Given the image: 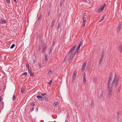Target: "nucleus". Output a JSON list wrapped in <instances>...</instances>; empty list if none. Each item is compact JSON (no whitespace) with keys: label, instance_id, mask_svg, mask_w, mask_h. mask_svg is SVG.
Returning <instances> with one entry per match:
<instances>
[{"label":"nucleus","instance_id":"nucleus-1","mask_svg":"<svg viewBox=\"0 0 122 122\" xmlns=\"http://www.w3.org/2000/svg\"><path fill=\"white\" fill-rule=\"evenodd\" d=\"M115 78L116 76H115L111 84V86L112 88L113 86L116 87L117 86L119 82L118 78H117L115 80Z\"/></svg>","mask_w":122,"mask_h":122},{"label":"nucleus","instance_id":"nucleus-2","mask_svg":"<svg viewBox=\"0 0 122 122\" xmlns=\"http://www.w3.org/2000/svg\"><path fill=\"white\" fill-rule=\"evenodd\" d=\"M106 4L104 3L103 6L102 7H100L97 8V11L99 13H101L104 10V8L106 7Z\"/></svg>","mask_w":122,"mask_h":122},{"label":"nucleus","instance_id":"nucleus-3","mask_svg":"<svg viewBox=\"0 0 122 122\" xmlns=\"http://www.w3.org/2000/svg\"><path fill=\"white\" fill-rule=\"evenodd\" d=\"M83 41H82L80 43L78 46H77V48L76 49V50L75 51V52L74 53H75V54L76 53H78L79 51V49H80L81 47V46L82 45V44Z\"/></svg>","mask_w":122,"mask_h":122},{"label":"nucleus","instance_id":"nucleus-4","mask_svg":"<svg viewBox=\"0 0 122 122\" xmlns=\"http://www.w3.org/2000/svg\"><path fill=\"white\" fill-rule=\"evenodd\" d=\"M108 89L109 91L108 94V97L110 98L112 96V88H107Z\"/></svg>","mask_w":122,"mask_h":122},{"label":"nucleus","instance_id":"nucleus-5","mask_svg":"<svg viewBox=\"0 0 122 122\" xmlns=\"http://www.w3.org/2000/svg\"><path fill=\"white\" fill-rule=\"evenodd\" d=\"M122 24L121 23L119 24L117 29V32H118L122 29Z\"/></svg>","mask_w":122,"mask_h":122},{"label":"nucleus","instance_id":"nucleus-6","mask_svg":"<svg viewBox=\"0 0 122 122\" xmlns=\"http://www.w3.org/2000/svg\"><path fill=\"white\" fill-rule=\"evenodd\" d=\"M76 46L75 45L74 46L71 48L70 51L69 52V54H70L72 53L74 51V50Z\"/></svg>","mask_w":122,"mask_h":122},{"label":"nucleus","instance_id":"nucleus-7","mask_svg":"<svg viewBox=\"0 0 122 122\" xmlns=\"http://www.w3.org/2000/svg\"><path fill=\"white\" fill-rule=\"evenodd\" d=\"M75 53H74L72 54L70 56L69 60V61H71L72 60L73 57L75 55Z\"/></svg>","mask_w":122,"mask_h":122},{"label":"nucleus","instance_id":"nucleus-8","mask_svg":"<svg viewBox=\"0 0 122 122\" xmlns=\"http://www.w3.org/2000/svg\"><path fill=\"white\" fill-rule=\"evenodd\" d=\"M6 23L5 20L3 19H1L0 20V24H5Z\"/></svg>","mask_w":122,"mask_h":122},{"label":"nucleus","instance_id":"nucleus-9","mask_svg":"<svg viewBox=\"0 0 122 122\" xmlns=\"http://www.w3.org/2000/svg\"><path fill=\"white\" fill-rule=\"evenodd\" d=\"M37 97L39 100H43V97H42L41 96L39 95H37Z\"/></svg>","mask_w":122,"mask_h":122},{"label":"nucleus","instance_id":"nucleus-10","mask_svg":"<svg viewBox=\"0 0 122 122\" xmlns=\"http://www.w3.org/2000/svg\"><path fill=\"white\" fill-rule=\"evenodd\" d=\"M76 71H75L74 73L73 74V77H72V79L73 80H74L76 78Z\"/></svg>","mask_w":122,"mask_h":122},{"label":"nucleus","instance_id":"nucleus-11","mask_svg":"<svg viewBox=\"0 0 122 122\" xmlns=\"http://www.w3.org/2000/svg\"><path fill=\"white\" fill-rule=\"evenodd\" d=\"M86 65V62H85L84 63V64H83V65H82V68L81 69V70H82L83 71L84 70L85 68V67Z\"/></svg>","mask_w":122,"mask_h":122},{"label":"nucleus","instance_id":"nucleus-12","mask_svg":"<svg viewBox=\"0 0 122 122\" xmlns=\"http://www.w3.org/2000/svg\"><path fill=\"white\" fill-rule=\"evenodd\" d=\"M86 74L84 73L83 74V81L85 83L86 82Z\"/></svg>","mask_w":122,"mask_h":122},{"label":"nucleus","instance_id":"nucleus-13","mask_svg":"<svg viewBox=\"0 0 122 122\" xmlns=\"http://www.w3.org/2000/svg\"><path fill=\"white\" fill-rule=\"evenodd\" d=\"M111 81V80H108V82H107V88H111L110 86V82Z\"/></svg>","mask_w":122,"mask_h":122},{"label":"nucleus","instance_id":"nucleus-14","mask_svg":"<svg viewBox=\"0 0 122 122\" xmlns=\"http://www.w3.org/2000/svg\"><path fill=\"white\" fill-rule=\"evenodd\" d=\"M103 94V91L102 90L99 96L100 98H101L102 97Z\"/></svg>","mask_w":122,"mask_h":122},{"label":"nucleus","instance_id":"nucleus-15","mask_svg":"<svg viewBox=\"0 0 122 122\" xmlns=\"http://www.w3.org/2000/svg\"><path fill=\"white\" fill-rule=\"evenodd\" d=\"M104 51H103L102 53L101 56V59H102L103 58L104 55Z\"/></svg>","mask_w":122,"mask_h":122},{"label":"nucleus","instance_id":"nucleus-16","mask_svg":"<svg viewBox=\"0 0 122 122\" xmlns=\"http://www.w3.org/2000/svg\"><path fill=\"white\" fill-rule=\"evenodd\" d=\"M119 115L120 113L119 112H117V120L118 121H119Z\"/></svg>","mask_w":122,"mask_h":122},{"label":"nucleus","instance_id":"nucleus-17","mask_svg":"<svg viewBox=\"0 0 122 122\" xmlns=\"http://www.w3.org/2000/svg\"><path fill=\"white\" fill-rule=\"evenodd\" d=\"M45 61H48V59L47 57V55L45 54Z\"/></svg>","mask_w":122,"mask_h":122},{"label":"nucleus","instance_id":"nucleus-18","mask_svg":"<svg viewBox=\"0 0 122 122\" xmlns=\"http://www.w3.org/2000/svg\"><path fill=\"white\" fill-rule=\"evenodd\" d=\"M45 44V43L44 41H41V46L42 45V46H44Z\"/></svg>","mask_w":122,"mask_h":122},{"label":"nucleus","instance_id":"nucleus-19","mask_svg":"<svg viewBox=\"0 0 122 122\" xmlns=\"http://www.w3.org/2000/svg\"><path fill=\"white\" fill-rule=\"evenodd\" d=\"M43 99L44 100H45L47 101H48V99L47 97L46 96H44L43 97Z\"/></svg>","mask_w":122,"mask_h":122},{"label":"nucleus","instance_id":"nucleus-20","mask_svg":"<svg viewBox=\"0 0 122 122\" xmlns=\"http://www.w3.org/2000/svg\"><path fill=\"white\" fill-rule=\"evenodd\" d=\"M83 22H85L86 20V17L84 16L83 17Z\"/></svg>","mask_w":122,"mask_h":122},{"label":"nucleus","instance_id":"nucleus-21","mask_svg":"<svg viewBox=\"0 0 122 122\" xmlns=\"http://www.w3.org/2000/svg\"><path fill=\"white\" fill-rule=\"evenodd\" d=\"M21 92L22 93H24V90L23 88L22 87L21 88Z\"/></svg>","mask_w":122,"mask_h":122},{"label":"nucleus","instance_id":"nucleus-22","mask_svg":"<svg viewBox=\"0 0 122 122\" xmlns=\"http://www.w3.org/2000/svg\"><path fill=\"white\" fill-rule=\"evenodd\" d=\"M22 75L25 76H26L27 75V72H25L23 73L22 74Z\"/></svg>","mask_w":122,"mask_h":122},{"label":"nucleus","instance_id":"nucleus-23","mask_svg":"<svg viewBox=\"0 0 122 122\" xmlns=\"http://www.w3.org/2000/svg\"><path fill=\"white\" fill-rule=\"evenodd\" d=\"M52 51L51 48V47L49 49V54L50 55Z\"/></svg>","mask_w":122,"mask_h":122},{"label":"nucleus","instance_id":"nucleus-24","mask_svg":"<svg viewBox=\"0 0 122 122\" xmlns=\"http://www.w3.org/2000/svg\"><path fill=\"white\" fill-rule=\"evenodd\" d=\"M15 45L14 44H13L10 47V48L12 49L15 46Z\"/></svg>","mask_w":122,"mask_h":122},{"label":"nucleus","instance_id":"nucleus-25","mask_svg":"<svg viewBox=\"0 0 122 122\" xmlns=\"http://www.w3.org/2000/svg\"><path fill=\"white\" fill-rule=\"evenodd\" d=\"M52 82V79L48 83V84L50 85H51Z\"/></svg>","mask_w":122,"mask_h":122},{"label":"nucleus","instance_id":"nucleus-26","mask_svg":"<svg viewBox=\"0 0 122 122\" xmlns=\"http://www.w3.org/2000/svg\"><path fill=\"white\" fill-rule=\"evenodd\" d=\"M59 103L58 102H56L54 103V105H55V106L57 105H58Z\"/></svg>","mask_w":122,"mask_h":122},{"label":"nucleus","instance_id":"nucleus-27","mask_svg":"<svg viewBox=\"0 0 122 122\" xmlns=\"http://www.w3.org/2000/svg\"><path fill=\"white\" fill-rule=\"evenodd\" d=\"M46 46H45L43 48L42 52L43 53V52L44 51L46 50Z\"/></svg>","mask_w":122,"mask_h":122},{"label":"nucleus","instance_id":"nucleus-28","mask_svg":"<svg viewBox=\"0 0 122 122\" xmlns=\"http://www.w3.org/2000/svg\"><path fill=\"white\" fill-rule=\"evenodd\" d=\"M96 78L95 77L94 78L93 80V83H94L95 84L96 83Z\"/></svg>","mask_w":122,"mask_h":122},{"label":"nucleus","instance_id":"nucleus-29","mask_svg":"<svg viewBox=\"0 0 122 122\" xmlns=\"http://www.w3.org/2000/svg\"><path fill=\"white\" fill-rule=\"evenodd\" d=\"M30 76L33 77L34 76V73H32V72L30 73Z\"/></svg>","mask_w":122,"mask_h":122},{"label":"nucleus","instance_id":"nucleus-30","mask_svg":"<svg viewBox=\"0 0 122 122\" xmlns=\"http://www.w3.org/2000/svg\"><path fill=\"white\" fill-rule=\"evenodd\" d=\"M102 59H101L99 61V65L100 64H101L102 63Z\"/></svg>","mask_w":122,"mask_h":122},{"label":"nucleus","instance_id":"nucleus-31","mask_svg":"<svg viewBox=\"0 0 122 122\" xmlns=\"http://www.w3.org/2000/svg\"><path fill=\"white\" fill-rule=\"evenodd\" d=\"M39 64V68L41 69V64L40 63H38Z\"/></svg>","mask_w":122,"mask_h":122},{"label":"nucleus","instance_id":"nucleus-32","mask_svg":"<svg viewBox=\"0 0 122 122\" xmlns=\"http://www.w3.org/2000/svg\"><path fill=\"white\" fill-rule=\"evenodd\" d=\"M42 17V15H39V17L38 18V20H40Z\"/></svg>","mask_w":122,"mask_h":122},{"label":"nucleus","instance_id":"nucleus-33","mask_svg":"<svg viewBox=\"0 0 122 122\" xmlns=\"http://www.w3.org/2000/svg\"><path fill=\"white\" fill-rule=\"evenodd\" d=\"M29 64L28 63H27L26 64V67L27 68H28V69H29Z\"/></svg>","mask_w":122,"mask_h":122},{"label":"nucleus","instance_id":"nucleus-34","mask_svg":"<svg viewBox=\"0 0 122 122\" xmlns=\"http://www.w3.org/2000/svg\"><path fill=\"white\" fill-rule=\"evenodd\" d=\"M30 105H31L32 106H34L35 105V104L34 103V102H33L32 103H30Z\"/></svg>","mask_w":122,"mask_h":122},{"label":"nucleus","instance_id":"nucleus-35","mask_svg":"<svg viewBox=\"0 0 122 122\" xmlns=\"http://www.w3.org/2000/svg\"><path fill=\"white\" fill-rule=\"evenodd\" d=\"M63 2H62H62H60V7H62V5L63 4Z\"/></svg>","mask_w":122,"mask_h":122},{"label":"nucleus","instance_id":"nucleus-36","mask_svg":"<svg viewBox=\"0 0 122 122\" xmlns=\"http://www.w3.org/2000/svg\"><path fill=\"white\" fill-rule=\"evenodd\" d=\"M93 101H92V102L91 104V107H92L93 106Z\"/></svg>","mask_w":122,"mask_h":122},{"label":"nucleus","instance_id":"nucleus-37","mask_svg":"<svg viewBox=\"0 0 122 122\" xmlns=\"http://www.w3.org/2000/svg\"><path fill=\"white\" fill-rule=\"evenodd\" d=\"M28 72L29 73L32 72L31 70L30 69H28Z\"/></svg>","mask_w":122,"mask_h":122},{"label":"nucleus","instance_id":"nucleus-38","mask_svg":"<svg viewBox=\"0 0 122 122\" xmlns=\"http://www.w3.org/2000/svg\"><path fill=\"white\" fill-rule=\"evenodd\" d=\"M60 24L59 23L58 24V26H57V29H59V28L60 26Z\"/></svg>","mask_w":122,"mask_h":122},{"label":"nucleus","instance_id":"nucleus-39","mask_svg":"<svg viewBox=\"0 0 122 122\" xmlns=\"http://www.w3.org/2000/svg\"><path fill=\"white\" fill-rule=\"evenodd\" d=\"M15 95H13V97L12 98V100L13 101H14L15 100Z\"/></svg>","mask_w":122,"mask_h":122},{"label":"nucleus","instance_id":"nucleus-40","mask_svg":"<svg viewBox=\"0 0 122 122\" xmlns=\"http://www.w3.org/2000/svg\"><path fill=\"white\" fill-rule=\"evenodd\" d=\"M7 3H10V0H6Z\"/></svg>","mask_w":122,"mask_h":122},{"label":"nucleus","instance_id":"nucleus-41","mask_svg":"<svg viewBox=\"0 0 122 122\" xmlns=\"http://www.w3.org/2000/svg\"><path fill=\"white\" fill-rule=\"evenodd\" d=\"M121 89V86L120 87H119L118 88V92L119 93L120 91V90Z\"/></svg>","mask_w":122,"mask_h":122},{"label":"nucleus","instance_id":"nucleus-42","mask_svg":"<svg viewBox=\"0 0 122 122\" xmlns=\"http://www.w3.org/2000/svg\"><path fill=\"white\" fill-rule=\"evenodd\" d=\"M52 71H51L50 70V71H48V75H50L51 74V72Z\"/></svg>","mask_w":122,"mask_h":122},{"label":"nucleus","instance_id":"nucleus-43","mask_svg":"<svg viewBox=\"0 0 122 122\" xmlns=\"http://www.w3.org/2000/svg\"><path fill=\"white\" fill-rule=\"evenodd\" d=\"M53 20H52V27H53Z\"/></svg>","mask_w":122,"mask_h":122},{"label":"nucleus","instance_id":"nucleus-44","mask_svg":"<svg viewBox=\"0 0 122 122\" xmlns=\"http://www.w3.org/2000/svg\"><path fill=\"white\" fill-rule=\"evenodd\" d=\"M33 62L35 64L36 62V61L35 60H33Z\"/></svg>","mask_w":122,"mask_h":122},{"label":"nucleus","instance_id":"nucleus-45","mask_svg":"<svg viewBox=\"0 0 122 122\" xmlns=\"http://www.w3.org/2000/svg\"><path fill=\"white\" fill-rule=\"evenodd\" d=\"M46 93H45L44 94H43V93L41 94V95L42 96H45V95H46Z\"/></svg>","mask_w":122,"mask_h":122},{"label":"nucleus","instance_id":"nucleus-46","mask_svg":"<svg viewBox=\"0 0 122 122\" xmlns=\"http://www.w3.org/2000/svg\"><path fill=\"white\" fill-rule=\"evenodd\" d=\"M89 69V66H87L86 68V70H88Z\"/></svg>","mask_w":122,"mask_h":122},{"label":"nucleus","instance_id":"nucleus-47","mask_svg":"<svg viewBox=\"0 0 122 122\" xmlns=\"http://www.w3.org/2000/svg\"><path fill=\"white\" fill-rule=\"evenodd\" d=\"M35 110L36 112H37L38 110V109L37 108H35Z\"/></svg>","mask_w":122,"mask_h":122},{"label":"nucleus","instance_id":"nucleus-48","mask_svg":"<svg viewBox=\"0 0 122 122\" xmlns=\"http://www.w3.org/2000/svg\"><path fill=\"white\" fill-rule=\"evenodd\" d=\"M112 77L111 76H110L109 77V80H112Z\"/></svg>","mask_w":122,"mask_h":122},{"label":"nucleus","instance_id":"nucleus-49","mask_svg":"<svg viewBox=\"0 0 122 122\" xmlns=\"http://www.w3.org/2000/svg\"><path fill=\"white\" fill-rule=\"evenodd\" d=\"M0 102L3 105L4 104V102H3V101H1Z\"/></svg>","mask_w":122,"mask_h":122},{"label":"nucleus","instance_id":"nucleus-50","mask_svg":"<svg viewBox=\"0 0 122 122\" xmlns=\"http://www.w3.org/2000/svg\"><path fill=\"white\" fill-rule=\"evenodd\" d=\"M34 107H33L31 109V110L32 111H33L34 110Z\"/></svg>","mask_w":122,"mask_h":122},{"label":"nucleus","instance_id":"nucleus-51","mask_svg":"<svg viewBox=\"0 0 122 122\" xmlns=\"http://www.w3.org/2000/svg\"><path fill=\"white\" fill-rule=\"evenodd\" d=\"M51 4H49L48 5V6L49 7V8H50L51 6Z\"/></svg>","mask_w":122,"mask_h":122},{"label":"nucleus","instance_id":"nucleus-52","mask_svg":"<svg viewBox=\"0 0 122 122\" xmlns=\"http://www.w3.org/2000/svg\"><path fill=\"white\" fill-rule=\"evenodd\" d=\"M83 26L84 27L85 25V22H83Z\"/></svg>","mask_w":122,"mask_h":122},{"label":"nucleus","instance_id":"nucleus-53","mask_svg":"<svg viewBox=\"0 0 122 122\" xmlns=\"http://www.w3.org/2000/svg\"><path fill=\"white\" fill-rule=\"evenodd\" d=\"M112 76H113V74H112V73H111V75H110V76H111V77H112Z\"/></svg>","mask_w":122,"mask_h":122},{"label":"nucleus","instance_id":"nucleus-54","mask_svg":"<svg viewBox=\"0 0 122 122\" xmlns=\"http://www.w3.org/2000/svg\"><path fill=\"white\" fill-rule=\"evenodd\" d=\"M41 49L40 47H39L38 49V51H39Z\"/></svg>","mask_w":122,"mask_h":122},{"label":"nucleus","instance_id":"nucleus-55","mask_svg":"<svg viewBox=\"0 0 122 122\" xmlns=\"http://www.w3.org/2000/svg\"><path fill=\"white\" fill-rule=\"evenodd\" d=\"M49 14H50V11H49L48 12V16H49Z\"/></svg>","mask_w":122,"mask_h":122},{"label":"nucleus","instance_id":"nucleus-56","mask_svg":"<svg viewBox=\"0 0 122 122\" xmlns=\"http://www.w3.org/2000/svg\"><path fill=\"white\" fill-rule=\"evenodd\" d=\"M1 101V97L0 96V102Z\"/></svg>","mask_w":122,"mask_h":122},{"label":"nucleus","instance_id":"nucleus-57","mask_svg":"<svg viewBox=\"0 0 122 122\" xmlns=\"http://www.w3.org/2000/svg\"><path fill=\"white\" fill-rule=\"evenodd\" d=\"M91 115L90 114H88V117H91Z\"/></svg>","mask_w":122,"mask_h":122},{"label":"nucleus","instance_id":"nucleus-58","mask_svg":"<svg viewBox=\"0 0 122 122\" xmlns=\"http://www.w3.org/2000/svg\"><path fill=\"white\" fill-rule=\"evenodd\" d=\"M65 0H62V2H63V3H64L65 2Z\"/></svg>","mask_w":122,"mask_h":122},{"label":"nucleus","instance_id":"nucleus-59","mask_svg":"<svg viewBox=\"0 0 122 122\" xmlns=\"http://www.w3.org/2000/svg\"><path fill=\"white\" fill-rule=\"evenodd\" d=\"M15 2H16V0H13Z\"/></svg>","mask_w":122,"mask_h":122},{"label":"nucleus","instance_id":"nucleus-60","mask_svg":"<svg viewBox=\"0 0 122 122\" xmlns=\"http://www.w3.org/2000/svg\"><path fill=\"white\" fill-rule=\"evenodd\" d=\"M104 18V16H103L102 19H103Z\"/></svg>","mask_w":122,"mask_h":122},{"label":"nucleus","instance_id":"nucleus-61","mask_svg":"<svg viewBox=\"0 0 122 122\" xmlns=\"http://www.w3.org/2000/svg\"><path fill=\"white\" fill-rule=\"evenodd\" d=\"M103 20V19H102L101 20Z\"/></svg>","mask_w":122,"mask_h":122},{"label":"nucleus","instance_id":"nucleus-62","mask_svg":"<svg viewBox=\"0 0 122 122\" xmlns=\"http://www.w3.org/2000/svg\"><path fill=\"white\" fill-rule=\"evenodd\" d=\"M101 21H102V20H100L99 21V22H101Z\"/></svg>","mask_w":122,"mask_h":122},{"label":"nucleus","instance_id":"nucleus-63","mask_svg":"<svg viewBox=\"0 0 122 122\" xmlns=\"http://www.w3.org/2000/svg\"><path fill=\"white\" fill-rule=\"evenodd\" d=\"M101 21H102V20H100L99 21V22H101Z\"/></svg>","mask_w":122,"mask_h":122},{"label":"nucleus","instance_id":"nucleus-64","mask_svg":"<svg viewBox=\"0 0 122 122\" xmlns=\"http://www.w3.org/2000/svg\"><path fill=\"white\" fill-rule=\"evenodd\" d=\"M53 43H52V45H53Z\"/></svg>","mask_w":122,"mask_h":122}]
</instances>
